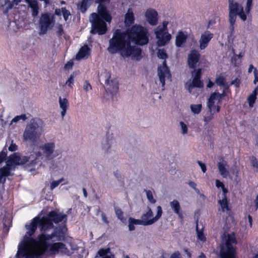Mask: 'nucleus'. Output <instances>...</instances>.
<instances>
[{
	"instance_id": "obj_6",
	"label": "nucleus",
	"mask_w": 258,
	"mask_h": 258,
	"mask_svg": "<svg viewBox=\"0 0 258 258\" xmlns=\"http://www.w3.org/2000/svg\"><path fill=\"white\" fill-rule=\"evenodd\" d=\"M40 156L41 154L39 152L33 153L29 156H23L18 153H15L9 157V161L16 165H22L28 162V170L33 171L40 166L37 160Z\"/></svg>"
},
{
	"instance_id": "obj_24",
	"label": "nucleus",
	"mask_w": 258,
	"mask_h": 258,
	"mask_svg": "<svg viewBox=\"0 0 258 258\" xmlns=\"http://www.w3.org/2000/svg\"><path fill=\"white\" fill-rule=\"evenodd\" d=\"M59 105L61 109L60 114L63 119L66 114L67 110L69 107L68 100L66 98L59 97L58 98Z\"/></svg>"
},
{
	"instance_id": "obj_13",
	"label": "nucleus",
	"mask_w": 258,
	"mask_h": 258,
	"mask_svg": "<svg viewBox=\"0 0 258 258\" xmlns=\"http://www.w3.org/2000/svg\"><path fill=\"white\" fill-rule=\"evenodd\" d=\"M99 81L104 82L105 89L106 92L111 94L116 93L118 89V83L116 80L111 79V74L109 72L104 71L99 77Z\"/></svg>"
},
{
	"instance_id": "obj_3",
	"label": "nucleus",
	"mask_w": 258,
	"mask_h": 258,
	"mask_svg": "<svg viewBox=\"0 0 258 258\" xmlns=\"http://www.w3.org/2000/svg\"><path fill=\"white\" fill-rule=\"evenodd\" d=\"M108 51L111 54L119 52L123 57H131L132 59L139 60L142 58L140 47L132 45L127 31L116 30L109 41Z\"/></svg>"
},
{
	"instance_id": "obj_36",
	"label": "nucleus",
	"mask_w": 258,
	"mask_h": 258,
	"mask_svg": "<svg viewBox=\"0 0 258 258\" xmlns=\"http://www.w3.org/2000/svg\"><path fill=\"white\" fill-rule=\"evenodd\" d=\"M215 82L216 84L219 86H223L224 87V90L226 88V85L225 84V79L223 76H219L218 77L216 80Z\"/></svg>"
},
{
	"instance_id": "obj_46",
	"label": "nucleus",
	"mask_w": 258,
	"mask_h": 258,
	"mask_svg": "<svg viewBox=\"0 0 258 258\" xmlns=\"http://www.w3.org/2000/svg\"><path fill=\"white\" fill-rule=\"evenodd\" d=\"M10 144L9 147H8V149L10 151H15L17 150V146L15 143H14L13 141H9L7 142V144Z\"/></svg>"
},
{
	"instance_id": "obj_49",
	"label": "nucleus",
	"mask_w": 258,
	"mask_h": 258,
	"mask_svg": "<svg viewBox=\"0 0 258 258\" xmlns=\"http://www.w3.org/2000/svg\"><path fill=\"white\" fill-rule=\"evenodd\" d=\"M74 82V75L72 74L69 78L68 80L66 83V85L69 87H72V86Z\"/></svg>"
},
{
	"instance_id": "obj_55",
	"label": "nucleus",
	"mask_w": 258,
	"mask_h": 258,
	"mask_svg": "<svg viewBox=\"0 0 258 258\" xmlns=\"http://www.w3.org/2000/svg\"><path fill=\"white\" fill-rule=\"evenodd\" d=\"M253 74L254 76L253 83L256 84L258 82V71L256 69H254Z\"/></svg>"
},
{
	"instance_id": "obj_5",
	"label": "nucleus",
	"mask_w": 258,
	"mask_h": 258,
	"mask_svg": "<svg viewBox=\"0 0 258 258\" xmlns=\"http://www.w3.org/2000/svg\"><path fill=\"white\" fill-rule=\"evenodd\" d=\"M43 123L41 119L35 118L30 120L23 133V140L34 143L38 140L42 134Z\"/></svg>"
},
{
	"instance_id": "obj_62",
	"label": "nucleus",
	"mask_w": 258,
	"mask_h": 258,
	"mask_svg": "<svg viewBox=\"0 0 258 258\" xmlns=\"http://www.w3.org/2000/svg\"><path fill=\"white\" fill-rule=\"evenodd\" d=\"M229 30L230 32V35H232L234 33V25H231V24H230L229 26Z\"/></svg>"
},
{
	"instance_id": "obj_38",
	"label": "nucleus",
	"mask_w": 258,
	"mask_h": 258,
	"mask_svg": "<svg viewBox=\"0 0 258 258\" xmlns=\"http://www.w3.org/2000/svg\"><path fill=\"white\" fill-rule=\"evenodd\" d=\"M144 191L146 193L147 198L148 201L152 204H155L156 202V200L154 198L152 191L150 190L145 189Z\"/></svg>"
},
{
	"instance_id": "obj_57",
	"label": "nucleus",
	"mask_w": 258,
	"mask_h": 258,
	"mask_svg": "<svg viewBox=\"0 0 258 258\" xmlns=\"http://www.w3.org/2000/svg\"><path fill=\"white\" fill-rule=\"evenodd\" d=\"M170 258H181V256L179 251H175L171 254Z\"/></svg>"
},
{
	"instance_id": "obj_59",
	"label": "nucleus",
	"mask_w": 258,
	"mask_h": 258,
	"mask_svg": "<svg viewBox=\"0 0 258 258\" xmlns=\"http://www.w3.org/2000/svg\"><path fill=\"white\" fill-rule=\"evenodd\" d=\"M62 11L61 9H56L55 10V14L57 16H61L62 15Z\"/></svg>"
},
{
	"instance_id": "obj_11",
	"label": "nucleus",
	"mask_w": 258,
	"mask_h": 258,
	"mask_svg": "<svg viewBox=\"0 0 258 258\" xmlns=\"http://www.w3.org/2000/svg\"><path fill=\"white\" fill-rule=\"evenodd\" d=\"M229 21L230 24L234 25L238 15L243 21L246 20V15L243 11V7L234 0H229Z\"/></svg>"
},
{
	"instance_id": "obj_23",
	"label": "nucleus",
	"mask_w": 258,
	"mask_h": 258,
	"mask_svg": "<svg viewBox=\"0 0 258 258\" xmlns=\"http://www.w3.org/2000/svg\"><path fill=\"white\" fill-rule=\"evenodd\" d=\"M229 165L227 161L223 159H221L218 163L219 172L223 178H227L229 175L228 170Z\"/></svg>"
},
{
	"instance_id": "obj_61",
	"label": "nucleus",
	"mask_w": 258,
	"mask_h": 258,
	"mask_svg": "<svg viewBox=\"0 0 258 258\" xmlns=\"http://www.w3.org/2000/svg\"><path fill=\"white\" fill-rule=\"evenodd\" d=\"M4 231L5 232H6V233H7L9 231V227H8V226L7 225V224L6 223V221H5V222L4 223Z\"/></svg>"
},
{
	"instance_id": "obj_44",
	"label": "nucleus",
	"mask_w": 258,
	"mask_h": 258,
	"mask_svg": "<svg viewBox=\"0 0 258 258\" xmlns=\"http://www.w3.org/2000/svg\"><path fill=\"white\" fill-rule=\"evenodd\" d=\"M111 141H105L102 144V149L105 152H107L111 146Z\"/></svg>"
},
{
	"instance_id": "obj_7",
	"label": "nucleus",
	"mask_w": 258,
	"mask_h": 258,
	"mask_svg": "<svg viewBox=\"0 0 258 258\" xmlns=\"http://www.w3.org/2000/svg\"><path fill=\"white\" fill-rule=\"evenodd\" d=\"M126 31L131 43L142 46L148 43L150 34L147 28L136 24Z\"/></svg>"
},
{
	"instance_id": "obj_1",
	"label": "nucleus",
	"mask_w": 258,
	"mask_h": 258,
	"mask_svg": "<svg viewBox=\"0 0 258 258\" xmlns=\"http://www.w3.org/2000/svg\"><path fill=\"white\" fill-rule=\"evenodd\" d=\"M38 225L40 227L41 234L46 233V230L53 227V223L46 216L42 218L36 216L31 222L26 224V234L18 244L16 258H33L35 256L39 246V240L37 241L31 236L35 232Z\"/></svg>"
},
{
	"instance_id": "obj_53",
	"label": "nucleus",
	"mask_w": 258,
	"mask_h": 258,
	"mask_svg": "<svg viewBox=\"0 0 258 258\" xmlns=\"http://www.w3.org/2000/svg\"><path fill=\"white\" fill-rule=\"evenodd\" d=\"M13 6V4L10 1H6L4 5V7L7 9V10L12 8Z\"/></svg>"
},
{
	"instance_id": "obj_22",
	"label": "nucleus",
	"mask_w": 258,
	"mask_h": 258,
	"mask_svg": "<svg viewBox=\"0 0 258 258\" xmlns=\"http://www.w3.org/2000/svg\"><path fill=\"white\" fill-rule=\"evenodd\" d=\"M52 223V222L55 223H58L60 222L65 221L67 220V216L65 214L59 213L57 214L55 211H51L49 212L47 217H46Z\"/></svg>"
},
{
	"instance_id": "obj_2",
	"label": "nucleus",
	"mask_w": 258,
	"mask_h": 258,
	"mask_svg": "<svg viewBox=\"0 0 258 258\" xmlns=\"http://www.w3.org/2000/svg\"><path fill=\"white\" fill-rule=\"evenodd\" d=\"M38 239L39 246L35 256H40L47 251L51 255H70V251L67 245L61 242L65 239V235L62 230L56 229L51 234L43 233L38 235Z\"/></svg>"
},
{
	"instance_id": "obj_32",
	"label": "nucleus",
	"mask_w": 258,
	"mask_h": 258,
	"mask_svg": "<svg viewBox=\"0 0 258 258\" xmlns=\"http://www.w3.org/2000/svg\"><path fill=\"white\" fill-rule=\"evenodd\" d=\"M257 91L258 87H256L248 97L247 101L250 107H252L253 106V104L256 99Z\"/></svg>"
},
{
	"instance_id": "obj_30",
	"label": "nucleus",
	"mask_w": 258,
	"mask_h": 258,
	"mask_svg": "<svg viewBox=\"0 0 258 258\" xmlns=\"http://www.w3.org/2000/svg\"><path fill=\"white\" fill-rule=\"evenodd\" d=\"M218 204L220 205L221 210L223 212L229 210L226 195H223L222 199L218 201Z\"/></svg>"
},
{
	"instance_id": "obj_29",
	"label": "nucleus",
	"mask_w": 258,
	"mask_h": 258,
	"mask_svg": "<svg viewBox=\"0 0 258 258\" xmlns=\"http://www.w3.org/2000/svg\"><path fill=\"white\" fill-rule=\"evenodd\" d=\"M170 206L175 214L178 215L179 217H181L182 214L180 212V206L179 202L177 200H174L173 201L170 202Z\"/></svg>"
},
{
	"instance_id": "obj_34",
	"label": "nucleus",
	"mask_w": 258,
	"mask_h": 258,
	"mask_svg": "<svg viewBox=\"0 0 258 258\" xmlns=\"http://www.w3.org/2000/svg\"><path fill=\"white\" fill-rule=\"evenodd\" d=\"M54 31L56 35L58 38H60L64 34V30L61 24H57L54 27Z\"/></svg>"
},
{
	"instance_id": "obj_8",
	"label": "nucleus",
	"mask_w": 258,
	"mask_h": 258,
	"mask_svg": "<svg viewBox=\"0 0 258 258\" xmlns=\"http://www.w3.org/2000/svg\"><path fill=\"white\" fill-rule=\"evenodd\" d=\"M168 21H164L162 25H159L154 30V34L157 39V45L159 47L165 46L171 39V35L168 32Z\"/></svg>"
},
{
	"instance_id": "obj_43",
	"label": "nucleus",
	"mask_w": 258,
	"mask_h": 258,
	"mask_svg": "<svg viewBox=\"0 0 258 258\" xmlns=\"http://www.w3.org/2000/svg\"><path fill=\"white\" fill-rule=\"evenodd\" d=\"M216 186L218 187H221L223 190V195H226L227 192V190L225 188L224 185L223 183L221 182L219 180L216 179Z\"/></svg>"
},
{
	"instance_id": "obj_19",
	"label": "nucleus",
	"mask_w": 258,
	"mask_h": 258,
	"mask_svg": "<svg viewBox=\"0 0 258 258\" xmlns=\"http://www.w3.org/2000/svg\"><path fill=\"white\" fill-rule=\"evenodd\" d=\"M145 18L150 25L155 26L158 22V14L157 11L152 9H148L145 13Z\"/></svg>"
},
{
	"instance_id": "obj_42",
	"label": "nucleus",
	"mask_w": 258,
	"mask_h": 258,
	"mask_svg": "<svg viewBox=\"0 0 258 258\" xmlns=\"http://www.w3.org/2000/svg\"><path fill=\"white\" fill-rule=\"evenodd\" d=\"M26 119H27V117H26V114H25L16 116L12 120L11 124H12L13 122H17L20 120H22L23 121H24Z\"/></svg>"
},
{
	"instance_id": "obj_56",
	"label": "nucleus",
	"mask_w": 258,
	"mask_h": 258,
	"mask_svg": "<svg viewBox=\"0 0 258 258\" xmlns=\"http://www.w3.org/2000/svg\"><path fill=\"white\" fill-rule=\"evenodd\" d=\"M134 225H135L134 222L132 221V220H130V218H129V220H128V229L130 231H133L135 230V227H134Z\"/></svg>"
},
{
	"instance_id": "obj_10",
	"label": "nucleus",
	"mask_w": 258,
	"mask_h": 258,
	"mask_svg": "<svg viewBox=\"0 0 258 258\" xmlns=\"http://www.w3.org/2000/svg\"><path fill=\"white\" fill-rule=\"evenodd\" d=\"M157 56L160 59H164L162 65L160 66L158 68V76L159 78V81L162 87L164 88L165 84V79L167 78L170 79L171 78L170 71L166 65L165 60L167 58V55L164 49H160L158 50ZM164 89V88L162 89V90Z\"/></svg>"
},
{
	"instance_id": "obj_12",
	"label": "nucleus",
	"mask_w": 258,
	"mask_h": 258,
	"mask_svg": "<svg viewBox=\"0 0 258 258\" xmlns=\"http://www.w3.org/2000/svg\"><path fill=\"white\" fill-rule=\"evenodd\" d=\"M54 24L55 18L53 14L50 13L41 14L38 21L39 35L46 34L48 30L52 29Z\"/></svg>"
},
{
	"instance_id": "obj_16",
	"label": "nucleus",
	"mask_w": 258,
	"mask_h": 258,
	"mask_svg": "<svg viewBox=\"0 0 258 258\" xmlns=\"http://www.w3.org/2000/svg\"><path fill=\"white\" fill-rule=\"evenodd\" d=\"M162 214V209L161 206H158L157 207V214L155 217H153V213L151 208H148V211L144 213L142 218L143 221H145L146 226L151 225L157 221L161 217Z\"/></svg>"
},
{
	"instance_id": "obj_14",
	"label": "nucleus",
	"mask_w": 258,
	"mask_h": 258,
	"mask_svg": "<svg viewBox=\"0 0 258 258\" xmlns=\"http://www.w3.org/2000/svg\"><path fill=\"white\" fill-rule=\"evenodd\" d=\"M55 145L54 143L53 142H47L45 143L40 146V149H41L42 155L40 152L41 154V156L39 158L37 162L41 165V163H40V158L41 159H43V157L45 158V160H50L55 158L58 155V152L57 150H55ZM39 153V152H38Z\"/></svg>"
},
{
	"instance_id": "obj_26",
	"label": "nucleus",
	"mask_w": 258,
	"mask_h": 258,
	"mask_svg": "<svg viewBox=\"0 0 258 258\" xmlns=\"http://www.w3.org/2000/svg\"><path fill=\"white\" fill-rule=\"evenodd\" d=\"M134 22L135 16L133 10L132 8H129L125 15L124 24L126 26H130L133 24Z\"/></svg>"
},
{
	"instance_id": "obj_58",
	"label": "nucleus",
	"mask_w": 258,
	"mask_h": 258,
	"mask_svg": "<svg viewBox=\"0 0 258 258\" xmlns=\"http://www.w3.org/2000/svg\"><path fill=\"white\" fill-rule=\"evenodd\" d=\"M73 66V62L70 61H68L64 66V68L65 69H67V70H69V69H70L72 68Z\"/></svg>"
},
{
	"instance_id": "obj_64",
	"label": "nucleus",
	"mask_w": 258,
	"mask_h": 258,
	"mask_svg": "<svg viewBox=\"0 0 258 258\" xmlns=\"http://www.w3.org/2000/svg\"><path fill=\"white\" fill-rule=\"evenodd\" d=\"M254 69H255V68L253 67V65L252 64H250L249 66V68L248 69V73H251L252 70H254Z\"/></svg>"
},
{
	"instance_id": "obj_20",
	"label": "nucleus",
	"mask_w": 258,
	"mask_h": 258,
	"mask_svg": "<svg viewBox=\"0 0 258 258\" xmlns=\"http://www.w3.org/2000/svg\"><path fill=\"white\" fill-rule=\"evenodd\" d=\"M213 36V34L209 31H206L201 34L199 39V47L201 50L205 49L208 46Z\"/></svg>"
},
{
	"instance_id": "obj_35",
	"label": "nucleus",
	"mask_w": 258,
	"mask_h": 258,
	"mask_svg": "<svg viewBox=\"0 0 258 258\" xmlns=\"http://www.w3.org/2000/svg\"><path fill=\"white\" fill-rule=\"evenodd\" d=\"M215 112H217L215 110L211 111L209 109L208 112L204 117V121L206 124H208L214 118V114Z\"/></svg>"
},
{
	"instance_id": "obj_37",
	"label": "nucleus",
	"mask_w": 258,
	"mask_h": 258,
	"mask_svg": "<svg viewBox=\"0 0 258 258\" xmlns=\"http://www.w3.org/2000/svg\"><path fill=\"white\" fill-rule=\"evenodd\" d=\"M190 108L192 113L198 114L201 111L202 104H191Z\"/></svg>"
},
{
	"instance_id": "obj_17",
	"label": "nucleus",
	"mask_w": 258,
	"mask_h": 258,
	"mask_svg": "<svg viewBox=\"0 0 258 258\" xmlns=\"http://www.w3.org/2000/svg\"><path fill=\"white\" fill-rule=\"evenodd\" d=\"M201 73L202 70L201 69L194 70V71L192 72V74L193 76L194 75L192 81L186 84V86H187L189 93L191 92V90L194 87H203V83L200 79Z\"/></svg>"
},
{
	"instance_id": "obj_15",
	"label": "nucleus",
	"mask_w": 258,
	"mask_h": 258,
	"mask_svg": "<svg viewBox=\"0 0 258 258\" xmlns=\"http://www.w3.org/2000/svg\"><path fill=\"white\" fill-rule=\"evenodd\" d=\"M225 93L223 91L222 93L219 92H214L212 93L208 101V109L211 111L215 110L218 112L220 109L219 104L221 103L222 98L225 97Z\"/></svg>"
},
{
	"instance_id": "obj_45",
	"label": "nucleus",
	"mask_w": 258,
	"mask_h": 258,
	"mask_svg": "<svg viewBox=\"0 0 258 258\" xmlns=\"http://www.w3.org/2000/svg\"><path fill=\"white\" fill-rule=\"evenodd\" d=\"M250 163L252 166L258 172V160L254 157H252L250 159Z\"/></svg>"
},
{
	"instance_id": "obj_41",
	"label": "nucleus",
	"mask_w": 258,
	"mask_h": 258,
	"mask_svg": "<svg viewBox=\"0 0 258 258\" xmlns=\"http://www.w3.org/2000/svg\"><path fill=\"white\" fill-rule=\"evenodd\" d=\"M181 133L182 135H186L188 133V127L187 125L182 121L179 122Z\"/></svg>"
},
{
	"instance_id": "obj_51",
	"label": "nucleus",
	"mask_w": 258,
	"mask_h": 258,
	"mask_svg": "<svg viewBox=\"0 0 258 258\" xmlns=\"http://www.w3.org/2000/svg\"><path fill=\"white\" fill-rule=\"evenodd\" d=\"M83 89L86 92L92 90V86L87 81H85L83 84Z\"/></svg>"
},
{
	"instance_id": "obj_52",
	"label": "nucleus",
	"mask_w": 258,
	"mask_h": 258,
	"mask_svg": "<svg viewBox=\"0 0 258 258\" xmlns=\"http://www.w3.org/2000/svg\"><path fill=\"white\" fill-rule=\"evenodd\" d=\"M188 184L189 186L193 188L197 194H200V190L197 188V184L195 182L190 181Z\"/></svg>"
},
{
	"instance_id": "obj_39",
	"label": "nucleus",
	"mask_w": 258,
	"mask_h": 258,
	"mask_svg": "<svg viewBox=\"0 0 258 258\" xmlns=\"http://www.w3.org/2000/svg\"><path fill=\"white\" fill-rule=\"evenodd\" d=\"M115 212L116 215L117 216V218L122 223H125L126 222V219L123 217V212H122V211L120 209L115 208Z\"/></svg>"
},
{
	"instance_id": "obj_33",
	"label": "nucleus",
	"mask_w": 258,
	"mask_h": 258,
	"mask_svg": "<svg viewBox=\"0 0 258 258\" xmlns=\"http://www.w3.org/2000/svg\"><path fill=\"white\" fill-rule=\"evenodd\" d=\"M204 227L202 226L201 229L199 228V225L197 224L196 227V232L197 235V238L198 240L204 242L206 240V238L203 233Z\"/></svg>"
},
{
	"instance_id": "obj_40",
	"label": "nucleus",
	"mask_w": 258,
	"mask_h": 258,
	"mask_svg": "<svg viewBox=\"0 0 258 258\" xmlns=\"http://www.w3.org/2000/svg\"><path fill=\"white\" fill-rule=\"evenodd\" d=\"M64 178H61L57 180H54L50 183V188L51 190H53L54 188L58 186V185L62 181H64Z\"/></svg>"
},
{
	"instance_id": "obj_60",
	"label": "nucleus",
	"mask_w": 258,
	"mask_h": 258,
	"mask_svg": "<svg viewBox=\"0 0 258 258\" xmlns=\"http://www.w3.org/2000/svg\"><path fill=\"white\" fill-rule=\"evenodd\" d=\"M240 81L238 79H236L231 82V84L234 85L236 87H238L239 85Z\"/></svg>"
},
{
	"instance_id": "obj_27",
	"label": "nucleus",
	"mask_w": 258,
	"mask_h": 258,
	"mask_svg": "<svg viewBox=\"0 0 258 258\" xmlns=\"http://www.w3.org/2000/svg\"><path fill=\"white\" fill-rule=\"evenodd\" d=\"M28 4L29 7L31 9L32 15L35 17L38 14V6L37 0H25Z\"/></svg>"
},
{
	"instance_id": "obj_25",
	"label": "nucleus",
	"mask_w": 258,
	"mask_h": 258,
	"mask_svg": "<svg viewBox=\"0 0 258 258\" xmlns=\"http://www.w3.org/2000/svg\"><path fill=\"white\" fill-rule=\"evenodd\" d=\"M187 38V35L186 34L182 31H179L176 36L175 45L176 46L178 47H183L186 41Z\"/></svg>"
},
{
	"instance_id": "obj_31",
	"label": "nucleus",
	"mask_w": 258,
	"mask_h": 258,
	"mask_svg": "<svg viewBox=\"0 0 258 258\" xmlns=\"http://www.w3.org/2000/svg\"><path fill=\"white\" fill-rule=\"evenodd\" d=\"M93 0H83L78 5V8L81 12L85 13L92 3Z\"/></svg>"
},
{
	"instance_id": "obj_28",
	"label": "nucleus",
	"mask_w": 258,
	"mask_h": 258,
	"mask_svg": "<svg viewBox=\"0 0 258 258\" xmlns=\"http://www.w3.org/2000/svg\"><path fill=\"white\" fill-rule=\"evenodd\" d=\"M89 50L90 49L87 45L82 47L76 56V59L81 60L88 57L89 55Z\"/></svg>"
},
{
	"instance_id": "obj_63",
	"label": "nucleus",
	"mask_w": 258,
	"mask_h": 258,
	"mask_svg": "<svg viewBox=\"0 0 258 258\" xmlns=\"http://www.w3.org/2000/svg\"><path fill=\"white\" fill-rule=\"evenodd\" d=\"M102 220L105 223H108V221L106 216L103 214L101 215Z\"/></svg>"
},
{
	"instance_id": "obj_9",
	"label": "nucleus",
	"mask_w": 258,
	"mask_h": 258,
	"mask_svg": "<svg viewBox=\"0 0 258 258\" xmlns=\"http://www.w3.org/2000/svg\"><path fill=\"white\" fill-rule=\"evenodd\" d=\"M236 243L235 235L228 234L224 244L221 245V258H236L235 248L233 244Z\"/></svg>"
},
{
	"instance_id": "obj_4",
	"label": "nucleus",
	"mask_w": 258,
	"mask_h": 258,
	"mask_svg": "<svg viewBox=\"0 0 258 258\" xmlns=\"http://www.w3.org/2000/svg\"><path fill=\"white\" fill-rule=\"evenodd\" d=\"M98 14L93 13L90 18L92 25L91 33L92 34L98 33L102 35L107 31V25L105 21L110 23L112 17L105 7L99 4L98 7Z\"/></svg>"
},
{
	"instance_id": "obj_50",
	"label": "nucleus",
	"mask_w": 258,
	"mask_h": 258,
	"mask_svg": "<svg viewBox=\"0 0 258 258\" xmlns=\"http://www.w3.org/2000/svg\"><path fill=\"white\" fill-rule=\"evenodd\" d=\"M130 220H132L135 225H141L146 226V225L145 224V221L143 220V219L142 217H141V219H140V220L135 219L134 218H130Z\"/></svg>"
},
{
	"instance_id": "obj_48",
	"label": "nucleus",
	"mask_w": 258,
	"mask_h": 258,
	"mask_svg": "<svg viewBox=\"0 0 258 258\" xmlns=\"http://www.w3.org/2000/svg\"><path fill=\"white\" fill-rule=\"evenodd\" d=\"M62 15L65 21H67L70 16V12L66 9V8H62Z\"/></svg>"
},
{
	"instance_id": "obj_18",
	"label": "nucleus",
	"mask_w": 258,
	"mask_h": 258,
	"mask_svg": "<svg viewBox=\"0 0 258 258\" xmlns=\"http://www.w3.org/2000/svg\"><path fill=\"white\" fill-rule=\"evenodd\" d=\"M201 55L199 51L194 49L187 55V63L189 68L195 69L199 62Z\"/></svg>"
},
{
	"instance_id": "obj_47",
	"label": "nucleus",
	"mask_w": 258,
	"mask_h": 258,
	"mask_svg": "<svg viewBox=\"0 0 258 258\" xmlns=\"http://www.w3.org/2000/svg\"><path fill=\"white\" fill-rule=\"evenodd\" d=\"M252 5V0H247L246 7L245 8V12L247 14H249Z\"/></svg>"
},
{
	"instance_id": "obj_21",
	"label": "nucleus",
	"mask_w": 258,
	"mask_h": 258,
	"mask_svg": "<svg viewBox=\"0 0 258 258\" xmlns=\"http://www.w3.org/2000/svg\"><path fill=\"white\" fill-rule=\"evenodd\" d=\"M13 165L7 163L6 165L0 168V183L4 184L6 181V178L12 175Z\"/></svg>"
},
{
	"instance_id": "obj_54",
	"label": "nucleus",
	"mask_w": 258,
	"mask_h": 258,
	"mask_svg": "<svg viewBox=\"0 0 258 258\" xmlns=\"http://www.w3.org/2000/svg\"><path fill=\"white\" fill-rule=\"evenodd\" d=\"M197 163L198 165L200 166L202 171L204 173H205L207 170L206 165L200 161H198Z\"/></svg>"
}]
</instances>
